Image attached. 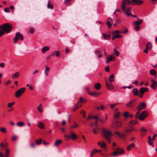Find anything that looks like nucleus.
I'll use <instances>...</instances> for the list:
<instances>
[{
    "mask_svg": "<svg viewBox=\"0 0 157 157\" xmlns=\"http://www.w3.org/2000/svg\"><path fill=\"white\" fill-rule=\"evenodd\" d=\"M12 29V26L10 23H6L0 25V37L10 32Z\"/></svg>",
    "mask_w": 157,
    "mask_h": 157,
    "instance_id": "1",
    "label": "nucleus"
},
{
    "mask_svg": "<svg viewBox=\"0 0 157 157\" xmlns=\"http://www.w3.org/2000/svg\"><path fill=\"white\" fill-rule=\"evenodd\" d=\"M129 4L124 0L122 1V3L121 5L122 10L126 12V14L128 17L132 15L130 12V8L129 7Z\"/></svg>",
    "mask_w": 157,
    "mask_h": 157,
    "instance_id": "2",
    "label": "nucleus"
},
{
    "mask_svg": "<svg viewBox=\"0 0 157 157\" xmlns=\"http://www.w3.org/2000/svg\"><path fill=\"white\" fill-rule=\"evenodd\" d=\"M102 132L104 134L105 138L106 141L109 143H111V140L110 137L111 135V131L108 129L102 128Z\"/></svg>",
    "mask_w": 157,
    "mask_h": 157,
    "instance_id": "3",
    "label": "nucleus"
},
{
    "mask_svg": "<svg viewBox=\"0 0 157 157\" xmlns=\"http://www.w3.org/2000/svg\"><path fill=\"white\" fill-rule=\"evenodd\" d=\"M16 36L13 39V42L14 44H16L19 39H20L21 40H23V36L19 32L17 33L16 34Z\"/></svg>",
    "mask_w": 157,
    "mask_h": 157,
    "instance_id": "4",
    "label": "nucleus"
},
{
    "mask_svg": "<svg viewBox=\"0 0 157 157\" xmlns=\"http://www.w3.org/2000/svg\"><path fill=\"white\" fill-rule=\"evenodd\" d=\"M136 100L132 99L126 104V106L129 108H133L136 105Z\"/></svg>",
    "mask_w": 157,
    "mask_h": 157,
    "instance_id": "5",
    "label": "nucleus"
},
{
    "mask_svg": "<svg viewBox=\"0 0 157 157\" xmlns=\"http://www.w3.org/2000/svg\"><path fill=\"white\" fill-rule=\"evenodd\" d=\"M70 132L71 134L70 135H64V136L66 138V140H68L70 139L72 140H75L77 138L76 135L75 133H74L72 131H71Z\"/></svg>",
    "mask_w": 157,
    "mask_h": 157,
    "instance_id": "6",
    "label": "nucleus"
},
{
    "mask_svg": "<svg viewBox=\"0 0 157 157\" xmlns=\"http://www.w3.org/2000/svg\"><path fill=\"white\" fill-rule=\"evenodd\" d=\"M25 87H23L17 91L15 93V96L17 98H19L21 96L22 94L25 92Z\"/></svg>",
    "mask_w": 157,
    "mask_h": 157,
    "instance_id": "7",
    "label": "nucleus"
},
{
    "mask_svg": "<svg viewBox=\"0 0 157 157\" xmlns=\"http://www.w3.org/2000/svg\"><path fill=\"white\" fill-rule=\"evenodd\" d=\"M147 116V112L146 111L144 110L138 116L139 119L141 121L144 120L145 117Z\"/></svg>",
    "mask_w": 157,
    "mask_h": 157,
    "instance_id": "8",
    "label": "nucleus"
},
{
    "mask_svg": "<svg viewBox=\"0 0 157 157\" xmlns=\"http://www.w3.org/2000/svg\"><path fill=\"white\" fill-rule=\"evenodd\" d=\"M128 3H133L134 4L140 5L143 2V1L141 0H124Z\"/></svg>",
    "mask_w": 157,
    "mask_h": 157,
    "instance_id": "9",
    "label": "nucleus"
},
{
    "mask_svg": "<svg viewBox=\"0 0 157 157\" xmlns=\"http://www.w3.org/2000/svg\"><path fill=\"white\" fill-rule=\"evenodd\" d=\"M141 22V20H139L136 21L134 23H132L134 25L135 29L137 31L139 30L140 27L139 25Z\"/></svg>",
    "mask_w": 157,
    "mask_h": 157,
    "instance_id": "10",
    "label": "nucleus"
},
{
    "mask_svg": "<svg viewBox=\"0 0 157 157\" xmlns=\"http://www.w3.org/2000/svg\"><path fill=\"white\" fill-rule=\"evenodd\" d=\"M146 107V103L144 102H142L137 106V109L139 111L142 109H145Z\"/></svg>",
    "mask_w": 157,
    "mask_h": 157,
    "instance_id": "11",
    "label": "nucleus"
},
{
    "mask_svg": "<svg viewBox=\"0 0 157 157\" xmlns=\"http://www.w3.org/2000/svg\"><path fill=\"white\" fill-rule=\"evenodd\" d=\"M128 126L129 127V128L127 127L125 129V131L126 132L128 133L131 132H132L133 131H137L136 129L133 126H131V125H128Z\"/></svg>",
    "mask_w": 157,
    "mask_h": 157,
    "instance_id": "12",
    "label": "nucleus"
},
{
    "mask_svg": "<svg viewBox=\"0 0 157 157\" xmlns=\"http://www.w3.org/2000/svg\"><path fill=\"white\" fill-rule=\"evenodd\" d=\"M151 81L153 83L151 86V88L154 90L156 89L157 86V82L155 81H154L153 79H151Z\"/></svg>",
    "mask_w": 157,
    "mask_h": 157,
    "instance_id": "13",
    "label": "nucleus"
},
{
    "mask_svg": "<svg viewBox=\"0 0 157 157\" xmlns=\"http://www.w3.org/2000/svg\"><path fill=\"white\" fill-rule=\"evenodd\" d=\"M106 86L107 89L108 90H112L114 89L113 85L111 84H108L107 81H106Z\"/></svg>",
    "mask_w": 157,
    "mask_h": 157,
    "instance_id": "14",
    "label": "nucleus"
},
{
    "mask_svg": "<svg viewBox=\"0 0 157 157\" xmlns=\"http://www.w3.org/2000/svg\"><path fill=\"white\" fill-rule=\"evenodd\" d=\"M148 89L147 88H141L140 90V94H144L145 92H148Z\"/></svg>",
    "mask_w": 157,
    "mask_h": 157,
    "instance_id": "15",
    "label": "nucleus"
},
{
    "mask_svg": "<svg viewBox=\"0 0 157 157\" xmlns=\"http://www.w3.org/2000/svg\"><path fill=\"white\" fill-rule=\"evenodd\" d=\"M60 51H56L52 52L51 53V55L53 56H56V57H59L60 53Z\"/></svg>",
    "mask_w": 157,
    "mask_h": 157,
    "instance_id": "16",
    "label": "nucleus"
},
{
    "mask_svg": "<svg viewBox=\"0 0 157 157\" xmlns=\"http://www.w3.org/2000/svg\"><path fill=\"white\" fill-rule=\"evenodd\" d=\"M20 75V73L18 72H17L13 75L12 78L13 79H16L19 77Z\"/></svg>",
    "mask_w": 157,
    "mask_h": 157,
    "instance_id": "17",
    "label": "nucleus"
},
{
    "mask_svg": "<svg viewBox=\"0 0 157 157\" xmlns=\"http://www.w3.org/2000/svg\"><path fill=\"white\" fill-rule=\"evenodd\" d=\"M132 92L133 95L134 96L139 95L138 90L137 88H134L132 90Z\"/></svg>",
    "mask_w": 157,
    "mask_h": 157,
    "instance_id": "18",
    "label": "nucleus"
},
{
    "mask_svg": "<svg viewBox=\"0 0 157 157\" xmlns=\"http://www.w3.org/2000/svg\"><path fill=\"white\" fill-rule=\"evenodd\" d=\"M135 146V145L134 143H132L131 144L128 145L126 148V149L128 151H129L131 149V148L134 147Z\"/></svg>",
    "mask_w": 157,
    "mask_h": 157,
    "instance_id": "19",
    "label": "nucleus"
},
{
    "mask_svg": "<svg viewBox=\"0 0 157 157\" xmlns=\"http://www.w3.org/2000/svg\"><path fill=\"white\" fill-rule=\"evenodd\" d=\"M101 87V84L99 83H98L94 84V88L96 90H98Z\"/></svg>",
    "mask_w": 157,
    "mask_h": 157,
    "instance_id": "20",
    "label": "nucleus"
},
{
    "mask_svg": "<svg viewBox=\"0 0 157 157\" xmlns=\"http://www.w3.org/2000/svg\"><path fill=\"white\" fill-rule=\"evenodd\" d=\"M107 60L106 61V63L107 64L109 63L111 61L113 60V57L112 55H109L108 57L106 58Z\"/></svg>",
    "mask_w": 157,
    "mask_h": 157,
    "instance_id": "21",
    "label": "nucleus"
},
{
    "mask_svg": "<svg viewBox=\"0 0 157 157\" xmlns=\"http://www.w3.org/2000/svg\"><path fill=\"white\" fill-rule=\"evenodd\" d=\"M152 46L151 43L149 41H148L146 45L147 48H148V50H150L151 49Z\"/></svg>",
    "mask_w": 157,
    "mask_h": 157,
    "instance_id": "22",
    "label": "nucleus"
},
{
    "mask_svg": "<svg viewBox=\"0 0 157 157\" xmlns=\"http://www.w3.org/2000/svg\"><path fill=\"white\" fill-rule=\"evenodd\" d=\"M62 141L61 140H56L55 143L54 144V146L56 147L58 146L60 144L62 143Z\"/></svg>",
    "mask_w": 157,
    "mask_h": 157,
    "instance_id": "23",
    "label": "nucleus"
},
{
    "mask_svg": "<svg viewBox=\"0 0 157 157\" xmlns=\"http://www.w3.org/2000/svg\"><path fill=\"white\" fill-rule=\"evenodd\" d=\"M50 49V47L48 46H45L41 50V52L43 53H44L45 52L48 50Z\"/></svg>",
    "mask_w": 157,
    "mask_h": 157,
    "instance_id": "24",
    "label": "nucleus"
},
{
    "mask_svg": "<svg viewBox=\"0 0 157 157\" xmlns=\"http://www.w3.org/2000/svg\"><path fill=\"white\" fill-rule=\"evenodd\" d=\"M116 129H118L121 127V126L122 123L119 121H116L115 123Z\"/></svg>",
    "mask_w": 157,
    "mask_h": 157,
    "instance_id": "25",
    "label": "nucleus"
},
{
    "mask_svg": "<svg viewBox=\"0 0 157 157\" xmlns=\"http://www.w3.org/2000/svg\"><path fill=\"white\" fill-rule=\"evenodd\" d=\"M122 37V35H115L114 33H113V36L112 37V40H113L115 38H121Z\"/></svg>",
    "mask_w": 157,
    "mask_h": 157,
    "instance_id": "26",
    "label": "nucleus"
},
{
    "mask_svg": "<svg viewBox=\"0 0 157 157\" xmlns=\"http://www.w3.org/2000/svg\"><path fill=\"white\" fill-rule=\"evenodd\" d=\"M138 122L137 121H135L134 120L132 121L129 122L128 124V125H131V126H133V125L136 124Z\"/></svg>",
    "mask_w": 157,
    "mask_h": 157,
    "instance_id": "27",
    "label": "nucleus"
},
{
    "mask_svg": "<svg viewBox=\"0 0 157 157\" xmlns=\"http://www.w3.org/2000/svg\"><path fill=\"white\" fill-rule=\"evenodd\" d=\"M79 102H77L75 105V106L73 108V111H75L78 109L79 108Z\"/></svg>",
    "mask_w": 157,
    "mask_h": 157,
    "instance_id": "28",
    "label": "nucleus"
},
{
    "mask_svg": "<svg viewBox=\"0 0 157 157\" xmlns=\"http://www.w3.org/2000/svg\"><path fill=\"white\" fill-rule=\"evenodd\" d=\"M114 75L113 74L110 75L109 77V81L110 82H112L114 81Z\"/></svg>",
    "mask_w": 157,
    "mask_h": 157,
    "instance_id": "29",
    "label": "nucleus"
},
{
    "mask_svg": "<svg viewBox=\"0 0 157 157\" xmlns=\"http://www.w3.org/2000/svg\"><path fill=\"white\" fill-rule=\"evenodd\" d=\"M46 68L45 70L44 73L46 74L47 76L48 75L49 71L50 69V68L47 66H46Z\"/></svg>",
    "mask_w": 157,
    "mask_h": 157,
    "instance_id": "30",
    "label": "nucleus"
},
{
    "mask_svg": "<svg viewBox=\"0 0 157 157\" xmlns=\"http://www.w3.org/2000/svg\"><path fill=\"white\" fill-rule=\"evenodd\" d=\"M79 127L78 125L76 122L74 123V125L71 126V129H72L74 128H78Z\"/></svg>",
    "mask_w": 157,
    "mask_h": 157,
    "instance_id": "31",
    "label": "nucleus"
},
{
    "mask_svg": "<svg viewBox=\"0 0 157 157\" xmlns=\"http://www.w3.org/2000/svg\"><path fill=\"white\" fill-rule=\"evenodd\" d=\"M38 126L41 129H43L44 128V124L42 123L41 122H39L38 124Z\"/></svg>",
    "mask_w": 157,
    "mask_h": 157,
    "instance_id": "32",
    "label": "nucleus"
},
{
    "mask_svg": "<svg viewBox=\"0 0 157 157\" xmlns=\"http://www.w3.org/2000/svg\"><path fill=\"white\" fill-rule=\"evenodd\" d=\"M17 125L19 127H21L24 125L25 123L23 122H19L17 123Z\"/></svg>",
    "mask_w": 157,
    "mask_h": 157,
    "instance_id": "33",
    "label": "nucleus"
},
{
    "mask_svg": "<svg viewBox=\"0 0 157 157\" xmlns=\"http://www.w3.org/2000/svg\"><path fill=\"white\" fill-rule=\"evenodd\" d=\"M10 154V150L9 149H6V154L5 157H9V155Z\"/></svg>",
    "mask_w": 157,
    "mask_h": 157,
    "instance_id": "34",
    "label": "nucleus"
},
{
    "mask_svg": "<svg viewBox=\"0 0 157 157\" xmlns=\"http://www.w3.org/2000/svg\"><path fill=\"white\" fill-rule=\"evenodd\" d=\"M150 74L152 75H155L156 73V71L154 69H151L150 71Z\"/></svg>",
    "mask_w": 157,
    "mask_h": 157,
    "instance_id": "35",
    "label": "nucleus"
},
{
    "mask_svg": "<svg viewBox=\"0 0 157 157\" xmlns=\"http://www.w3.org/2000/svg\"><path fill=\"white\" fill-rule=\"evenodd\" d=\"M91 95H94L95 96H98V95L100 94V93L98 92H92L90 94Z\"/></svg>",
    "mask_w": 157,
    "mask_h": 157,
    "instance_id": "36",
    "label": "nucleus"
},
{
    "mask_svg": "<svg viewBox=\"0 0 157 157\" xmlns=\"http://www.w3.org/2000/svg\"><path fill=\"white\" fill-rule=\"evenodd\" d=\"M119 154L118 152L117 151H115L111 155L113 157H117V154Z\"/></svg>",
    "mask_w": 157,
    "mask_h": 157,
    "instance_id": "37",
    "label": "nucleus"
},
{
    "mask_svg": "<svg viewBox=\"0 0 157 157\" xmlns=\"http://www.w3.org/2000/svg\"><path fill=\"white\" fill-rule=\"evenodd\" d=\"M103 37L104 39L105 40H108L110 38V36H107L104 33H103Z\"/></svg>",
    "mask_w": 157,
    "mask_h": 157,
    "instance_id": "38",
    "label": "nucleus"
},
{
    "mask_svg": "<svg viewBox=\"0 0 157 157\" xmlns=\"http://www.w3.org/2000/svg\"><path fill=\"white\" fill-rule=\"evenodd\" d=\"M42 141V140L41 139H40L39 140H35V142L36 144L39 145L41 144Z\"/></svg>",
    "mask_w": 157,
    "mask_h": 157,
    "instance_id": "39",
    "label": "nucleus"
},
{
    "mask_svg": "<svg viewBox=\"0 0 157 157\" xmlns=\"http://www.w3.org/2000/svg\"><path fill=\"white\" fill-rule=\"evenodd\" d=\"M42 105L40 104L38 106L37 108V109L40 112H42L43 111V110L42 108Z\"/></svg>",
    "mask_w": 157,
    "mask_h": 157,
    "instance_id": "40",
    "label": "nucleus"
},
{
    "mask_svg": "<svg viewBox=\"0 0 157 157\" xmlns=\"http://www.w3.org/2000/svg\"><path fill=\"white\" fill-rule=\"evenodd\" d=\"M147 131V129L144 127H142L140 129V131L141 132H145Z\"/></svg>",
    "mask_w": 157,
    "mask_h": 157,
    "instance_id": "41",
    "label": "nucleus"
},
{
    "mask_svg": "<svg viewBox=\"0 0 157 157\" xmlns=\"http://www.w3.org/2000/svg\"><path fill=\"white\" fill-rule=\"evenodd\" d=\"M34 29L33 28H30V29L28 30V33L33 34L34 33Z\"/></svg>",
    "mask_w": 157,
    "mask_h": 157,
    "instance_id": "42",
    "label": "nucleus"
},
{
    "mask_svg": "<svg viewBox=\"0 0 157 157\" xmlns=\"http://www.w3.org/2000/svg\"><path fill=\"white\" fill-rule=\"evenodd\" d=\"M15 104L14 102H12L11 103H9L8 104L7 106L9 108H11L12 106Z\"/></svg>",
    "mask_w": 157,
    "mask_h": 157,
    "instance_id": "43",
    "label": "nucleus"
},
{
    "mask_svg": "<svg viewBox=\"0 0 157 157\" xmlns=\"http://www.w3.org/2000/svg\"><path fill=\"white\" fill-rule=\"evenodd\" d=\"M47 8L48 9H52V5L51 4L49 1H48L47 4Z\"/></svg>",
    "mask_w": 157,
    "mask_h": 157,
    "instance_id": "44",
    "label": "nucleus"
},
{
    "mask_svg": "<svg viewBox=\"0 0 157 157\" xmlns=\"http://www.w3.org/2000/svg\"><path fill=\"white\" fill-rule=\"evenodd\" d=\"M118 152L119 154H123L124 153V150L123 149H120Z\"/></svg>",
    "mask_w": 157,
    "mask_h": 157,
    "instance_id": "45",
    "label": "nucleus"
},
{
    "mask_svg": "<svg viewBox=\"0 0 157 157\" xmlns=\"http://www.w3.org/2000/svg\"><path fill=\"white\" fill-rule=\"evenodd\" d=\"M0 131L4 133H6V130L5 128L2 127L0 128Z\"/></svg>",
    "mask_w": 157,
    "mask_h": 157,
    "instance_id": "46",
    "label": "nucleus"
},
{
    "mask_svg": "<svg viewBox=\"0 0 157 157\" xmlns=\"http://www.w3.org/2000/svg\"><path fill=\"white\" fill-rule=\"evenodd\" d=\"M80 101L79 103L80 102H85L86 101V100L85 99H84L82 97H80L79 98Z\"/></svg>",
    "mask_w": 157,
    "mask_h": 157,
    "instance_id": "47",
    "label": "nucleus"
},
{
    "mask_svg": "<svg viewBox=\"0 0 157 157\" xmlns=\"http://www.w3.org/2000/svg\"><path fill=\"white\" fill-rule=\"evenodd\" d=\"M124 116L125 117H127L129 116V113L128 112H125L123 114Z\"/></svg>",
    "mask_w": 157,
    "mask_h": 157,
    "instance_id": "48",
    "label": "nucleus"
},
{
    "mask_svg": "<svg viewBox=\"0 0 157 157\" xmlns=\"http://www.w3.org/2000/svg\"><path fill=\"white\" fill-rule=\"evenodd\" d=\"M95 149H94L90 153V157H92L93 156V155L96 153V152H95Z\"/></svg>",
    "mask_w": 157,
    "mask_h": 157,
    "instance_id": "49",
    "label": "nucleus"
},
{
    "mask_svg": "<svg viewBox=\"0 0 157 157\" xmlns=\"http://www.w3.org/2000/svg\"><path fill=\"white\" fill-rule=\"evenodd\" d=\"M120 115V113H117L114 115V117L115 118H117L119 117Z\"/></svg>",
    "mask_w": 157,
    "mask_h": 157,
    "instance_id": "50",
    "label": "nucleus"
},
{
    "mask_svg": "<svg viewBox=\"0 0 157 157\" xmlns=\"http://www.w3.org/2000/svg\"><path fill=\"white\" fill-rule=\"evenodd\" d=\"M106 23H107L108 26L109 28H110L111 26V25L112 24V22H111L110 21H108Z\"/></svg>",
    "mask_w": 157,
    "mask_h": 157,
    "instance_id": "51",
    "label": "nucleus"
},
{
    "mask_svg": "<svg viewBox=\"0 0 157 157\" xmlns=\"http://www.w3.org/2000/svg\"><path fill=\"white\" fill-rule=\"evenodd\" d=\"M118 104V103H115L113 104H112L110 105L111 108L112 109L113 107L116 106Z\"/></svg>",
    "mask_w": 157,
    "mask_h": 157,
    "instance_id": "52",
    "label": "nucleus"
},
{
    "mask_svg": "<svg viewBox=\"0 0 157 157\" xmlns=\"http://www.w3.org/2000/svg\"><path fill=\"white\" fill-rule=\"evenodd\" d=\"M106 144L105 143H103L101 144V146L102 148H104L106 147Z\"/></svg>",
    "mask_w": 157,
    "mask_h": 157,
    "instance_id": "53",
    "label": "nucleus"
},
{
    "mask_svg": "<svg viewBox=\"0 0 157 157\" xmlns=\"http://www.w3.org/2000/svg\"><path fill=\"white\" fill-rule=\"evenodd\" d=\"M114 52H115V55L117 56H118L119 55V52L118 51H117V50L115 48L114 49Z\"/></svg>",
    "mask_w": 157,
    "mask_h": 157,
    "instance_id": "54",
    "label": "nucleus"
},
{
    "mask_svg": "<svg viewBox=\"0 0 157 157\" xmlns=\"http://www.w3.org/2000/svg\"><path fill=\"white\" fill-rule=\"evenodd\" d=\"M128 30L127 29H124V31L123 30H121L120 31V32L121 33H123V34H125L127 32Z\"/></svg>",
    "mask_w": 157,
    "mask_h": 157,
    "instance_id": "55",
    "label": "nucleus"
},
{
    "mask_svg": "<svg viewBox=\"0 0 157 157\" xmlns=\"http://www.w3.org/2000/svg\"><path fill=\"white\" fill-rule=\"evenodd\" d=\"M119 136L120 138H123L125 136V134L123 133H120Z\"/></svg>",
    "mask_w": 157,
    "mask_h": 157,
    "instance_id": "56",
    "label": "nucleus"
},
{
    "mask_svg": "<svg viewBox=\"0 0 157 157\" xmlns=\"http://www.w3.org/2000/svg\"><path fill=\"white\" fill-rule=\"evenodd\" d=\"M17 138V136H13L12 138V140L13 141L15 140Z\"/></svg>",
    "mask_w": 157,
    "mask_h": 157,
    "instance_id": "57",
    "label": "nucleus"
},
{
    "mask_svg": "<svg viewBox=\"0 0 157 157\" xmlns=\"http://www.w3.org/2000/svg\"><path fill=\"white\" fill-rule=\"evenodd\" d=\"M81 113L83 115V117H85L86 116L85 112L84 111L82 110L81 111Z\"/></svg>",
    "mask_w": 157,
    "mask_h": 157,
    "instance_id": "58",
    "label": "nucleus"
},
{
    "mask_svg": "<svg viewBox=\"0 0 157 157\" xmlns=\"http://www.w3.org/2000/svg\"><path fill=\"white\" fill-rule=\"evenodd\" d=\"M98 120L100 121L102 123H105V120H104L103 119L101 118H99Z\"/></svg>",
    "mask_w": 157,
    "mask_h": 157,
    "instance_id": "59",
    "label": "nucleus"
},
{
    "mask_svg": "<svg viewBox=\"0 0 157 157\" xmlns=\"http://www.w3.org/2000/svg\"><path fill=\"white\" fill-rule=\"evenodd\" d=\"M30 146L32 148L34 147L35 146V144L34 143H32L30 144Z\"/></svg>",
    "mask_w": 157,
    "mask_h": 157,
    "instance_id": "60",
    "label": "nucleus"
},
{
    "mask_svg": "<svg viewBox=\"0 0 157 157\" xmlns=\"http://www.w3.org/2000/svg\"><path fill=\"white\" fill-rule=\"evenodd\" d=\"M95 53L96 55H98L101 53V52L99 50H96L95 51Z\"/></svg>",
    "mask_w": 157,
    "mask_h": 157,
    "instance_id": "61",
    "label": "nucleus"
},
{
    "mask_svg": "<svg viewBox=\"0 0 157 157\" xmlns=\"http://www.w3.org/2000/svg\"><path fill=\"white\" fill-rule=\"evenodd\" d=\"M39 72V71L38 70H35L34 72L33 73V75H35V73H38Z\"/></svg>",
    "mask_w": 157,
    "mask_h": 157,
    "instance_id": "62",
    "label": "nucleus"
},
{
    "mask_svg": "<svg viewBox=\"0 0 157 157\" xmlns=\"http://www.w3.org/2000/svg\"><path fill=\"white\" fill-rule=\"evenodd\" d=\"M98 131L99 130H93V132L95 134H98Z\"/></svg>",
    "mask_w": 157,
    "mask_h": 157,
    "instance_id": "63",
    "label": "nucleus"
},
{
    "mask_svg": "<svg viewBox=\"0 0 157 157\" xmlns=\"http://www.w3.org/2000/svg\"><path fill=\"white\" fill-rule=\"evenodd\" d=\"M105 70L106 72H109V68L108 67H106L105 68Z\"/></svg>",
    "mask_w": 157,
    "mask_h": 157,
    "instance_id": "64",
    "label": "nucleus"
}]
</instances>
